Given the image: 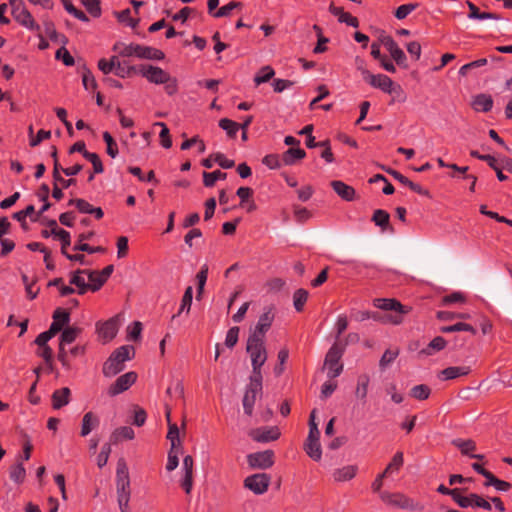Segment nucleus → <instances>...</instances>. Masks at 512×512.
Returning a JSON list of instances; mask_svg holds the SVG:
<instances>
[{
    "label": "nucleus",
    "mask_w": 512,
    "mask_h": 512,
    "mask_svg": "<svg viewBox=\"0 0 512 512\" xmlns=\"http://www.w3.org/2000/svg\"><path fill=\"white\" fill-rule=\"evenodd\" d=\"M246 352L251 359L252 375L256 377L262 376L261 369L268 357L265 338L249 334L246 343Z\"/></svg>",
    "instance_id": "nucleus-1"
},
{
    "label": "nucleus",
    "mask_w": 512,
    "mask_h": 512,
    "mask_svg": "<svg viewBox=\"0 0 512 512\" xmlns=\"http://www.w3.org/2000/svg\"><path fill=\"white\" fill-rule=\"evenodd\" d=\"M134 353V348L130 345H123L115 349L103 364V375L110 378L122 372L125 368V362L130 360Z\"/></svg>",
    "instance_id": "nucleus-2"
},
{
    "label": "nucleus",
    "mask_w": 512,
    "mask_h": 512,
    "mask_svg": "<svg viewBox=\"0 0 512 512\" xmlns=\"http://www.w3.org/2000/svg\"><path fill=\"white\" fill-rule=\"evenodd\" d=\"M117 499L122 512L128 508L130 500V477L126 462L120 459L116 470Z\"/></svg>",
    "instance_id": "nucleus-3"
},
{
    "label": "nucleus",
    "mask_w": 512,
    "mask_h": 512,
    "mask_svg": "<svg viewBox=\"0 0 512 512\" xmlns=\"http://www.w3.org/2000/svg\"><path fill=\"white\" fill-rule=\"evenodd\" d=\"M119 55L122 57H132L135 56L140 59H149V60H163L165 58V54L163 51L157 48H153L150 46H144L137 43H130L128 45H123L122 49L119 50Z\"/></svg>",
    "instance_id": "nucleus-4"
},
{
    "label": "nucleus",
    "mask_w": 512,
    "mask_h": 512,
    "mask_svg": "<svg viewBox=\"0 0 512 512\" xmlns=\"http://www.w3.org/2000/svg\"><path fill=\"white\" fill-rule=\"evenodd\" d=\"M361 74L363 79L372 87L380 89L384 93H403L402 87L399 84H395L393 80L384 74L374 75L367 69L361 68Z\"/></svg>",
    "instance_id": "nucleus-5"
},
{
    "label": "nucleus",
    "mask_w": 512,
    "mask_h": 512,
    "mask_svg": "<svg viewBox=\"0 0 512 512\" xmlns=\"http://www.w3.org/2000/svg\"><path fill=\"white\" fill-rule=\"evenodd\" d=\"M344 351L345 345H340L338 342H335L328 350L325 356L324 366L328 368V376L330 378H336L342 373L343 364L340 363V360Z\"/></svg>",
    "instance_id": "nucleus-6"
},
{
    "label": "nucleus",
    "mask_w": 512,
    "mask_h": 512,
    "mask_svg": "<svg viewBox=\"0 0 512 512\" xmlns=\"http://www.w3.org/2000/svg\"><path fill=\"white\" fill-rule=\"evenodd\" d=\"M262 376L251 375L243 397L244 412L252 416L257 396L262 393Z\"/></svg>",
    "instance_id": "nucleus-7"
},
{
    "label": "nucleus",
    "mask_w": 512,
    "mask_h": 512,
    "mask_svg": "<svg viewBox=\"0 0 512 512\" xmlns=\"http://www.w3.org/2000/svg\"><path fill=\"white\" fill-rule=\"evenodd\" d=\"M381 499L388 505L395 506L401 509L408 510H421L423 507L416 503L413 499L409 498L403 493L396 492H383Z\"/></svg>",
    "instance_id": "nucleus-8"
},
{
    "label": "nucleus",
    "mask_w": 512,
    "mask_h": 512,
    "mask_svg": "<svg viewBox=\"0 0 512 512\" xmlns=\"http://www.w3.org/2000/svg\"><path fill=\"white\" fill-rule=\"evenodd\" d=\"M276 308L274 305H269L264 308L263 313L259 316L257 324L250 330V335L258 337H266V333L271 328L275 319Z\"/></svg>",
    "instance_id": "nucleus-9"
},
{
    "label": "nucleus",
    "mask_w": 512,
    "mask_h": 512,
    "mask_svg": "<svg viewBox=\"0 0 512 512\" xmlns=\"http://www.w3.org/2000/svg\"><path fill=\"white\" fill-rule=\"evenodd\" d=\"M379 41L381 44L387 49L390 53L391 58L396 62V64L402 68H407V57L404 51L398 46L396 41L389 35H381L379 37Z\"/></svg>",
    "instance_id": "nucleus-10"
},
{
    "label": "nucleus",
    "mask_w": 512,
    "mask_h": 512,
    "mask_svg": "<svg viewBox=\"0 0 512 512\" xmlns=\"http://www.w3.org/2000/svg\"><path fill=\"white\" fill-rule=\"evenodd\" d=\"M118 329L119 321L117 316L112 317L105 322L96 323V332L104 344L112 341L115 338Z\"/></svg>",
    "instance_id": "nucleus-11"
},
{
    "label": "nucleus",
    "mask_w": 512,
    "mask_h": 512,
    "mask_svg": "<svg viewBox=\"0 0 512 512\" xmlns=\"http://www.w3.org/2000/svg\"><path fill=\"white\" fill-rule=\"evenodd\" d=\"M270 482V475L266 473H258L248 476L244 480V486L251 490L253 493L261 495L268 490Z\"/></svg>",
    "instance_id": "nucleus-12"
},
{
    "label": "nucleus",
    "mask_w": 512,
    "mask_h": 512,
    "mask_svg": "<svg viewBox=\"0 0 512 512\" xmlns=\"http://www.w3.org/2000/svg\"><path fill=\"white\" fill-rule=\"evenodd\" d=\"M136 380L137 373L134 371H130L119 376L108 388V395L114 397L125 392L136 382Z\"/></svg>",
    "instance_id": "nucleus-13"
},
{
    "label": "nucleus",
    "mask_w": 512,
    "mask_h": 512,
    "mask_svg": "<svg viewBox=\"0 0 512 512\" xmlns=\"http://www.w3.org/2000/svg\"><path fill=\"white\" fill-rule=\"evenodd\" d=\"M139 74L145 77L150 83L162 84L168 81L170 74L158 66L140 65Z\"/></svg>",
    "instance_id": "nucleus-14"
},
{
    "label": "nucleus",
    "mask_w": 512,
    "mask_h": 512,
    "mask_svg": "<svg viewBox=\"0 0 512 512\" xmlns=\"http://www.w3.org/2000/svg\"><path fill=\"white\" fill-rule=\"evenodd\" d=\"M247 461L250 467L258 469H268L274 464V452L272 450H265L249 454Z\"/></svg>",
    "instance_id": "nucleus-15"
},
{
    "label": "nucleus",
    "mask_w": 512,
    "mask_h": 512,
    "mask_svg": "<svg viewBox=\"0 0 512 512\" xmlns=\"http://www.w3.org/2000/svg\"><path fill=\"white\" fill-rule=\"evenodd\" d=\"M373 305L381 310L395 311L397 312L396 315H401L402 317L411 311V307L402 305L395 298H376L373 300Z\"/></svg>",
    "instance_id": "nucleus-16"
},
{
    "label": "nucleus",
    "mask_w": 512,
    "mask_h": 512,
    "mask_svg": "<svg viewBox=\"0 0 512 512\" xmlns=\"http://www.w3.org/2000/svg\"><path fill=\"white\" fill-rule=\"evenodd\" d=\"M252 440L260 443H267L279 439L281 433L278 427H260L249 431Z\"/></svg>",
    "instance_id": "nucleus-17"
},
{
    "label": "nucleus",
    "mask_w": 512,
    "mask_h": 512,
    "mask_svg": "<svg viewBox=\"0 0 512 512\" xmlns=\"http://www.w3.org/2000/svg\"><path fill=\"white\" fill-rule=\"evenodd\" d=\"M12 16L20 25L31 31H39L40 26L35 22L32 14L29 10L23 5L20 8H15L12 10Z\"/></svg>",
    "instance_id": "nucleus-18"
},
{
    "label": "nucleus",
    "mask_w": 512,
    "mask_h": 512,
    "mask_svg": "<svg viewBox=\"0 0 512 512\" xmlns=\"http://www.w3.org/2000/svg\"><path fill=\"white\" fill-rule=\"evenodd\" d=\"M358 319L360 321L373 319V320L381 322L383 324H393V325H399L402 323L401 315H381L378 312H370V311L359 312Z\"/></svg>",
    "instance_id": "nucleus-19"
},
{
    "label": "nucleus",
    "mask_w": 512,
    "mask_h": 512,
    "mask_svg": "<svg viewBox=\"0 0 512 512\" xmlns=\"http://www.w3.org/2000/svg\"><path fill=\"white\" fill-rule=\"evenodd\" d=\"M94 236L93 231L84 232L78 235V243H76L73 247L74 251L87 252L89 254L93 253H104L105 248L102 246L92 247L87 243H84L86 240H90Z\"/></svg>",
    "instance_id": "nucleus-20"
},
{
    "label": "nucleus",
    "mask_w": 512,
    "mask_h": 512,
    "mask_svg": "<svg viewBox=\"0 0 512 512\" xmlns=\"http://www.w3.org/2000/svg\"><path fill=\"white\" fill-rule=\"evenodd\" d=\"M335 193L345 201H353L356 198L355 189L340 180H334L330 183Z\"/></svg>",
    "instance_id": "nucleus-21"
},
{
    "label": "nucleus",
    "mask_w": 512,
    "mask_h": 512,
    "mask_svg": "<svg viewBox=\"0 0 512 512\" xmlns=\"http://www.w3.org/2000/svg\"><path fill=\"white\" fill-rule=\"evenodd\" d=\"M99 424L100 419L96 414L91 411L85 413L82 418L80 435L86 437L93 429L97 428Z\"/></svg>",
    "instance_id": "nucleus-22"
},
{
    "label": "nucleus",
    "mask_w": 512,
    "mask_h": 512,
    "mask_svg": "<svg viewBox=\"0 0 512 512\" xmlns=\"http://www.w3.org/2000/svg\"><path fill=\"white\" fill-rule=\"evenodd\" d=\"M71 391L68 387L57 389L53 392L51 400L53 409H61L70 402Z\"/></svg>",
    "instance_id": "nucleus-23"
},
{
    "label": "nucleus",
    "mask_w": 512,
    "mask_h": 512,
    "mask_svg": "<svg viewBox=\"0 0 512 512\" xmlns=\"http://www.w3.org/2000/svg\"><path fill=\"white\" fill-rule=\"evenodd\" d=\"M53 321L49 328L55 327V334L62 331L64 326L67 325L70 321V313L63 309L57 308L53 313Z\"/></svg>",
    "instance_id": "nucleus-24"
},
{
    "label": "nucleus",
    "mask_w": 512,
    "mask_h": 512,
    "mask_svg": "<svg viewBox=\"0 0 512 512\" xmlns=\"http://www.w3.org/2000/svg\"><path fill=\"white\" fill-rule=\"evenodd\" d=\"M466 5L469 8L468 18L477 20H499L501 17L498 14L490 12H481L479 8L471 1L467 0Z\"/></svg>",
    "instance_id": "nucleus-25"
},
{
    "label": "nucleus",
    "mask_w": 512,
    "mask_h": 512,
    "mask_svg": "<svg viewBox=\"0 0 512 512\" xmlns=\"http://www.w3.org/2000/svg\"><path fill=\"white\" fill-rule=\"evenodd\" d=\"M472 107L478 112H488L493 107V99L487 94H478L474 97Z\"/></svg>",
    "instance_id": "nucleus-26"
},
{
    "label": "nucleus",
    "mask_w": 512,
    "mask_h": 512,
    "mask_svg": "<svg viewBox=\"0 0 512 512\" xmlns=\"http://www.w3.org/2000/svg\"><path fill=\"white\" fill-rule=\"evenodd\" d=\"M306 156V152L302 148L291 147L282 154V162L284 165L290 166L296 163V161L303 159Z\"/></svg>",
    "instance_id": "nucleus-27"
},
{
    "label": "nucleus",
    "mask_w": 512,
    "mask_h": 512,
    "mask_svg": "<svg viewBox=\"0 0 512 512\" xmlns=\"http://www.w3.org/2000/svg\"><path fill=\"white\" fill-rule=\"evenodd\" d=\"M357 473V466L347 465L342 468L336 469L333 472V478L337 482L349 481L355 477Z\"/></svg>",
    "instance_id": "nucleus-28"
},
{
    "label": "nucleus",
    "mask_w": 512,
    "mask_h": 512,
    "mask_svg": "<svg viewBox=\"0 0 512 512\" xmlns=\"http://www.w3.org/2000/svg\"><path fill=\"white\" fill-rule=\"evenodd\" d=\"M304 450L307 455L314 461H320L322 457V449L319 440H306Z\"/></svg>",
    "instance_id": "nucleus-29"
},
{
    "label": "nucleus",
    "mask_w": 512,
    "mask_h": 512,
    "mask_svg": "<svg viewBox=\"0 0 512 512\" xmlns=\"http://www.w3.org/2000/svg\"><path fill=\"white\" fill-rule=\"evenodd\" d=\"M470 373L467 366H451L441 371L444 380H452L460 376H466Z\"/></svg>",
    "instance_id": "nucleus-30"
},
{
    "label": "nucleus",
    "mask_w": 512,
    "mask_h": 512,
    "mask_svg": "<svg viewBox=\"0 0 512 512\" xmlns=\"http://www.w3.org/2000/svg\"><path fill=\"white\" fill-rule=\"evenodd\" d=\"M82 332L83 329L77 326H68L64 328L60 336L61 344L66 345L73 343Z\"/></svg>",
    "instance_id": "nucleus-31"
},
{
    "label": "nucleus",
    "mask_w": 512,
    "mask_h": 512,
    "mask_svg": "<svg viewBox=\"0 0 512 512\" xmlns=\"http://www.w3.org/2000/svg\"><path fill=\"white\" fill-rule=\"evenodd\" d=\"M82 274H84L83 270L78 269L71 274L70 278V284L77 287V292L79 295H83L89 290V284L85 282Z\"/></svg>",
    "instance_id": "nucleus-32"
},
{
    "label": "nucleus",
    "mask_w": 512,
    "mask_h": 512,
    "mask_svg": "<svg viewBox=\"0 0 512 512\" xmlns=\"http://www.w3.org/2000/svg\"><path fill=\"white\" fill-rule=\"evenodd\" d=\"M372 221L376 226L380 227L382 231L387 230L390 227V214L382 209L374 211Z\"/></svg>",
    "instance_id": "nucleus-33"
},
{
    "label": "nucleus",
    "mask_w": 512,
    "mask_h": 512,
    "mask_svg": "<svg viewBox=\"0 0 512 512\" xmlns=\"http://www.w3.org/2000/svg\"><path fill=\"white\" fill-rule=\"evenodd\" d=\"M83 273H85L90 281L89 290L96 292L101 289V287L106 283L105 279H103L97 270H88L84 269Z\"/></svg>",
    "instance_id": "nucleus-34"
},
{
    "label": "nucleus",
    "mask_w": 512,
    "mask_h": 512,
    "mask_svg": "<svg viewBox=\"0 0 512 512\" xmlns=\"http://www.w3.org/2000/svg\"><path fill=\"white\" fill-rule=\"evenodd\" d=\"M192 299H193V288L191 286H188L185 289V292H184V294L182 296L179 311H178V313L176 315L172 316V319H174L177 316L181 315L183 312L188 314L190 312V309H191Z\"/></svg>",
    "instance_id": "nucleus-35"
},
{
    "label": "nucleus",
    "mask_w": 512,
    "mask_h": 512,
    "mask_svg": "<svg viewBox=\"0 0 512 512\" xmlns=\"http://www.w3.org/2000/svg\"><path fill=\"white\" fill-rule=\"evenodd\" d=\"M452 445L457 447L463 455L470 456L476 450V443L472 439L463 440L460 438L452 440Z\"/></svg>",
    "instance_id": "nucleus-36"
},
{
    "label": "nucleus",
    "mask_w": 512,
    "mask_h": 512,
    "mask_svg": "<svg viewBox=\"0 0 512 512\" xmlns=\"http://www.w3.org/2000/svg\"><path fill=\"white\" fill-rule=\"evenodd\" d=\"M135 437L134 430L129 426H122L117 429H115L111 435V440L114 443H117L118 441H121L123 439L125 440H132Z\"/></svg>",
    "instance_id": "nucleus-37"
},
{
    "label": "nucleus",
    "mask_w": 512,
    "mask_h": 512,
    "mask_svg": "<svg viewBox=\"0 0 512 512\" xmlns=\"http://www.w3.org/2000/svg\"><path fill=\"white\" fill-rule=\"evenodd\" d=\"M137 73H139V67L130 65L127 61L117 63V69L115 71L116 76L120 78H127Z\"/></svg>",
    "instance_id": "nucleus-38"
},
{
    "label": "nucleus",
    "mask_w": 512,
    "mask_h": 512,
    "mask_svg": "<svg viewBox=\"0 0 512 512\" xmlns=\"http://www.w3.org/2000/svg\"><path fill=\"white\" fill-rule=\"evenodd\" d=\"M227 174L220 171L215 170L213 172H203V184L205 187H212L215 185L218 180H225Z\"/></svg>",
    "instance_id": "nucleus-39"
},
{
    "label": "nucleus",
    "mask_w": 512,
    "mask_h": 512,
    "mask_svg": "<svg viewBox=\"0 0 512 512\" xmlns=\"http://www.w3.org/2000/svg\"><path fill=\"white\" fill-rule=\"evenodd\" d=\"M446 340L441 337L437 336L431 340V342L428 344V346L422 350V352L426 355H432L435 352L441 351L446 347Z\"/></svg>",
    "instance_id": "nucleus-40"
},
{
    "label": "nucleus",
    "mask_w": 512,
    "mask_h": 512,
    "mask_svg": "<svg viewBox=\"0 0 512 512\" xmlns=\"http://www.w3.org/2000/svg\"><path fill=\"white\" fill-rule=\"evenodd\" d=\"M274 75H275V71L271 66H269V65L264 66L255 75L254 82H255L256 86H258L262 83H266V82L270 81Z\"/></svg>",
    "instance_id": "nucleus-41"
},
{
    "label": "nucleus",
    "mask_w": 512,
    "mask_h": 512,
    "mask_svg": "<svg viewBox=\"0 0 512 512\" xmlns=\"http://www.w3.org/2000/svg\"><path fill=\"white\" fill-rule=\"evenodd\" d=\"M308 291L300 288L297 289L293 294V305L297 312H301L304 308L305 303L308 299Z\"/></svg>",
    "instance_id": "nucleus-42"
},
{
    "label": "nucleus",
    "mask_w": 512,
    "mask_h": 512,
    "mask_svg": "<svg viewBox=\"0 0 512 512\" xmlns=\"http://www.w3.org/2000/svg\"><path fill=\"white\" fill-rule=\"evenodd\" d=\"M115 16L117 17L119 22L125 23L133 29L136 28L140 22L139 18L135 19L131 17V11L129 8L124 9L120 12H115Z\"/></svg>",
    "instance_id": "nucleus-43"
},
{
    "label": "nucleus",
    "mask_w": 512,
    "mask_h": 512,
    "mask_svg": "<svg viewBox=\"0 0 512 512\" xmlns=\"http://www.w3.org/2000/svg\"><path fill=\"white\" fill-rule=\"evenodd\" d=\"M440 331L442 333H451V332H457V331H467V332H470L471 334L475 335L476 334V329L468 324V323H464V322H459V323H456L454 325H450V326H443L440 328Z\"/></svg>",
    "instance_id": "nucleus-44"
},
{
    "label": "nucleus",
    "mask_w": 512,
    "mask_h": 512,
    "mask_svg": "<svg viewBox=\"0 0 512 512\" xmlns=\"http://www.w3.org/2000/svg\"><path fill=\"white\" fill-rule=\"evenodd\" d=\"M166 437L170 441L172 448H182L180 432L176 423L168 426V433Z\"/></svg>",
    "instance_id": "nucleus-45"
},
{
    "label": "nucleus",
    "mask_w": 512,
    "mask_h": 512,
    "mask_svg": "<svg viewBox=\"0 0 512 512\" xmlns=\"http://www.w3.org/2000/svg\"><path fill=\"white\" fill-rule=\"evenodd\" d=\"M403 464H404L403 452L398 451V452L395 453V455L393 456L392 460L390 461V463L385 468L384 472L387 475L390 474V473H393V472H397V471L400 470V468L403 466Z\"/></svg>",
    "instance_id": "nucleus-46"
},
{
    "label": "nucleus",
    "mask_w": 512,
    "mask_h": 512,
    "mask_svg": "<svg viewBox=\"0 0 512 512\" xmlns=\"http://www.w3.org/2000/svg\"><path fill=\"white\" fill-rule=\"evenodd\" d=\"M243 3L239 1H230L216 11L213 16L215 18L228 17L234 9H242Z\"/></svg>",
    "instance_id": "nucleus-47"
},
{
    "label": "nucleus",
    "mask_w": 512,
    "mask_h": 512,
    "mask_svg": "<svg viewBox=\"0 0 512 512\" xmlns=\"http://www.w3.org/2000/svg\"><path fill=\"white\" fill-rule=\"evenodd\" d=\"M430 394L431 389L425 384L416 385L410 390V396L417 400H426Z\"/></svg>",
    "instance_id": "nucleus-48"
},
{
    "label": "nucleus",
    "mask_w": 512,
    "mask_h": 512,
    "mask_svg": "<svg viewBox=\"0 0 512 512\" xmlns=\"http://www.w3.org/2000/svg\"><path fill=\"white\" fill-rule=\"evenodd\" d=\"M81 4L86 8L87 12L94 18H99L102 14L101 4L99 0H80Z\"/></svg>",
    "instance_id": "nucleus-49"
},
{
    "label": "nucleus",
    "mask_w": 512,
    "mask_h": 512,
    "mask_svg": "<svg viewBox=\"0 0 512 512\" xmlns=\"http://www.w3.org/2000/svg\"><path fill=\"white\" fill-rule=\"evenodd\" d=\"M9 476L12 481H14L17 484L23 483L26 471L22 463H17L16 465L12 466L9 471Z\"/></svg>",
    "instance_id": "nucleus-50"
},
{
    "label": "nucleus",
    "mask_w": 512,
    "mask_h": 512,
    "mask_svg": "<svg viewBox=\"0 0 512 512\" xmlns=\"http://www.w3.org/2000/svg\"><path fill=\"white\" fill-rule=\"evenodd\" d=\"M219 127L225 130L230 138H234L239 130V124L228 118H222L219 121Z\"/></svg>",
    "instance_id": "nucleus-51"
},
{
    "label": "nucleus",
    "mask_w": 512,
    "mask_h": 512,
    "mask_svg": "<svg viewBox=\"0 0 512 512\" xmlns=\"http://www.w3.org/2000/svg\"><path fill=\"white\" fill-rule=\"evenodd\" d=\"M82 83L86 90L91 89L94 91L98 87L94 75L92 74L91 70L87 68L85 65L83 66Z\"/></svg>",
    "instance_id": "nucleus-52"
},
{
    "label": "nucleus",
    "mask_w": 512,
    "mask_h": 512,
    "mask_svg": "<svg viewBox=\"0 0 512 512\" xmlns=\"http://www.w3.org/2000/svg\"><path fill=\"white\" fill-rule=\"evenodd\" d=\"M370 379L367 375H361L357 381L355 394L360 399H365L368 393Z\"/></svg>",
    "instance_id": "nucleus-53"
},
{
    "label": "nucleus",
    "mask_w": 512,
    "mask_h": 512,
    "mask_svg": "<svg viewBox=\"0 0 512 512\" xmlns=\"http://www.w3.org/2000/svg\"><path fill=\"white\" fill-rule=\"evenodd\" d=\"M419 7V3H408L400 5L394 13V16L398 20L405 19L412 11L416 10Z\"/></svg>",
    "instance_id": "nucleus-54"
},
{
    "label": "nucleus",
    "mask_w": 512,
    "mask_h": 512,
    "mask_svg": "<svg viewBox=\"0 0 512 512\" xmlns=\"http://www.w3.org/2000/svg\"><path fill=\"white\" fill-rule=\"evenodd\" d=\"M68 205H75L78 211L83 214H90L94 208L88 201L82 198L71 199Z\"/></svg>",
    "instance_id": "nucleus-55"
},
{
    "label": "nucleus",
    "mask_w": 512,
    "mask_h": 512,
    "mask_svg": "<svg viewBox=\"0 0 512 512\" xmlns=\"http://www.w3.org/2000/svg\"><path fill=\"white\" fill-rule=\"evenodd\" d=\"M155 125L160 126L162 128L160 131V134H159L160 140H161V145L166 149L171 148L172 140L170 137L169 129L167 128L166 124L163 122H157V123H155Z\"/></svg>",
    "instance_id": "nucleus-56"
},
{
    "label": "nucleus",
    "mask_w": 512,
    "mask_h": 512,
    "mask_svg": "<svg viewBox=\"0 0 512 512\" xmlns=\"http://www.w3.org/2000/svg\"><path fill=\"white\" fill-rule=\"evenodd\" d=\"M207 275H208V267L204 265L201 270L197 273V281H198V287H197V299H200L203 292H204V286L207 281Z\"/></svg>",
    "instance_id": "nucleus-57"
},
{
    "label": "nucleus",
    "mask_w": 512,
    "mask_h": 512,
    "mask_svg": "<svg viewBox=\"0 0 512 512\" xmlns=\"http://www.w3.org/2000/svg\"><path fill=\"white\" fill-rule=\"evenodd\" d=\"M103 140L107 145V154L110 157L115 158L118 154V146L117 143L114 141L113 137L111 136V134L105 131L103 133Z\"/></svg>",
    "instance_id": "nucleus-58"
},
{
    "label": "nucleus",
    "mask_w": 512,
    "mask_h": 512,
    "mask_svg": "<svg viewBox=\"0 0 512 512\" xmlns=\"http://www.w3.org/2000/svg\"><path fill=\"white\" fill-rule=\"evenodd\" d=\"M85 159H87L93 165L94 173L99 174L104 171V167L102 161L97 153L88 152L85 154Z\"/></svg>",
    "instance_id": "nucleus-59"
},
{
    "label": "nucleus",
    "mask_w": 512,
    "mask_h": 512,
    "mask_svg": "<svg viewBox=\"0 0 512 512\" xmlns=\"http://www.w3.org/2000/svg\"><path fill=\"white\" fill-rule=\"evenodd\" d=\"M240 328L238 326L231 327L226 334L225 345L232 349L238 342Z\"/></svg>",
    "instance_id": "nucleus-60"
},
{
    "label": "nucleus",
    "mask_w": 512,
    "mask_h": 512,
    "mask_svg": "<svg viewBox=\"0 0 512 512\" xmlns=\"http://www.w3.org/2000/svg\"><path fill=\"white\" fill-rule=\"evenodd\" d=\"M56 334H55V327L53 328H49L47 331H44L42 333H40L34 343L36 345H38L39 347H44V346H48L47 342L52 338L54 337Z\"/></svg>",
    "instance_id": "nucleus-61"
},
{
    "label": "nucleus",
    "mask_w": 512,
    "mask_h": 512,
    "mask_svg": "<svg viewBox=\"0 0 512 512\" xmlns=\"http://www.w3.org/2000/svg\"><path fill=\"white\" fill-rule=\"evenodd\" d=\"M452 499L461 507L468 508L472 506V493L468 496H462L460 490L455 488V494L452 495Z\"/></svg>",
    "instance_id": "nucleus-62"
},
{
    "label": "nucleus",
    "mask_w": 512,
    "mask_h": 512,
    "mask_svg": "<svg viewBox=\"0 0 512 512\" xmlns=\"http://www.w3.org/2000/svg\"><path fill=\"white\" fill-rule=\"evenodd\" d=\"M398 354H399V350L398 349H395V350L387 349L383 353V355H382V357H381V359L379 361L380 367L381 368L387 367L390 363H392L396 359Z\"/></svg>",
    "instance_id": "nucleus-63"
},
{
    "label": "nucleus",
    "mask_w": 512,
    "mask_h": 512,
    "mask_svg": "<svg viewBox=\"0 0 512 512\" xmlns=\"http://www.w3.org/2000/svg\"><path fill=\"white\" fill-rule=\"evenodd\" d=\"M110 453L111 445L109 443L104 444L97 456V465L99 468H102L107 464Z\"/></svg>",
    "instance_id": "nucleus-64"
}]
</instances>
